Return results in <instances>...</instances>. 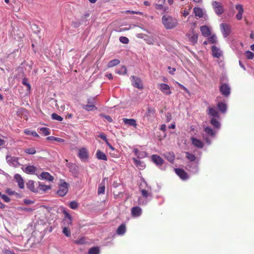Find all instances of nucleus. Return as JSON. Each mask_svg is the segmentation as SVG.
Returning <instances> with one entry per match:
<instances>
[{
  "mask_svg": "<svg viewBox=\"0 0 254 254\" xmlns=\"http://www.w3.org/2000/svg\"><path fill=\"white\" fill-rule=\"evenodd\" d=\"M208 40L210 44H215L217 42V37L214 34L208 37Z\"/></svg>",
  "mask_w": 254,
  "mask_h": 254,
  "instance_id": "obj_43",
  "label": "nucleus"
},
{
  "mask_svg": "<svg viewBox=\"0 0 254 254\" xmlns=\"http://www.w3.org/2000/svg\"><path fill=\"white\" fill-rule=\"evenodd\" d=\"M140 191L142 194V196L145 198L151 199L152 197L151 190L145 182H142L140 184Z\"/></svg>",
  "mask_w": 254,
  "mask_h": 254,
  "instance_id": "obj_2",
  "label": "nucleus"
},
{
  "mask_svg": "<svg viewBox=\"0 0 254 254\" xmlns=\"http://www.w3.org/2000/svg\"><path fill=\"white\" fill-rule=\"evenodd\" d=\"M131 215L133 217H138L142 213V209L139 206L133 207L131 210Z\"/></svg>",
  "mask_w": 254,
  "mask_h": 254,
  "instance_id": "obj_19",
  "label": "nucleus"
},
{
  "mask_svg": "<svg viewBox=\"0 0 254 254\" xmlns=\"http://www.w3.org/2000/svg\"><path fill=\"white\" fill-rule=\"evenodd\" d=\"M78 157L81 160L87 159L88 158V153L85 148H82L79 150Z\"/></svg>",
  "mask_w": 254,
  "mask_h": 254,
  "instance_id": "obj_17",
  "label": "nucleus"
},
{
  "mask_svg": "<svg viewBox=\"0 0 254 254\" xmlns=\"http://www.w3.org/2000/svg\"><path fill=\"white\" fill-rule=\"evenodd\" d=\"M47 139L51 140H55L59 142H63L64 141V140L61 138L56 137L53 136H48L47 138Z\"/></svg>",
  "mask_w": 254,
  "mask_h": 254,
  "instance_id": "obj_49",
  "label": "nucleus"
},
{
  "mask_svg": "<svg viewBox=\"0 0 254 254\" xmlns=\"http://www.w3.org/2000/svg\"><path fill=\"white\" fill-rule=\"evenodd\" d=\"M40 179L45 180L49 182H52L54 177L51 176L48 172H42L38 177Z\"/></svg>",
  "mask_w": 254,
  "mask_h": 254,
  "instance_id": "obj_18",
  "label": "nucleus"
},
{
  "mask_svg": "<svg viewBox=\"0 0 254 254\" xmlns=\"http://www.w3.org/2000/svg\"><path fill=\"white\" fill-rule=\"evenodd\" d=\"M64 215L63 223L64 225H70L72 224V217L66 211H64Z\"/></svg>",
  "mask_w": 254,
  "mask_h": 254,
  "instance_id": "obj_16",
  "label": "nucleus"
},
{
  "mask_svg": "<svg viewBox=\"0 0 254 254\" xmlns=\"http://www.w3.org/2000/svg\"><path fill=\"white\" fill-rule=\"evenodd\" d=\"M212 5L214 11L217 15H221L224 12V8L222 4L217 1H213Z\"/></svg>",
  "mask_w": 254,
  "mask_h": 254,
  "instance_id": "obj_5",
  "label": "nucleus"
},
{
  "mask_svg": "<svg viewBox=\"0 0 254 254\" xmlns=\"http://www.w3.org/2000/svg\"><path fill=\"white\" fill-rule=\"evenodd\" d=\"M151 159L152 161L159 167H160L164 164V160L161 157L157 155H152Z\"/></svg>",
  "mask_w": 254,
  "mask_h": 254,
  "instance_id": "obj_15",
  "label": "nucleus"
},
{
  "mask_svg": "<svg viewBox=\"0 0 254 254\" xmlns=\"http://www.w3.org/2000/svg\"><path fill=\"white\" fill-rule=\"evenodd\" d=\"M99 137L102 139L103 140H104L106 143L108 141V139L106 136V135H105L104 134H101L99 135Z\"/></svg>",
  "mask_w": 254,
  "mask_h": 254,
  "instance_id": "obj_64",
  "label": "nucleus"
},
{
  "mask_svg": "<svg viewBox=\"0 0 254 254\" xmlns=\"http://www.w3.org/2000/svg\"><path fill=\"white\" fill-rule=\"evenodd\" d=\"M200 31L203 36L208 37L210 35L211 32L209 28L206 26H202L200 28Z\"/></svg>",
  "mask_w": 254,
  "mask_h": 254,
  "instance_id": "obj_27",
  "label": "nucleus"
},
{
  "mask_svg": "<svg viewBox=\"0 0 254 254\" xmlns=\"http://www.w3.org/2000/svg\"><path fill=\"white\" fill-rule=\"evenodd\" d=\"M36 150L34 148H27L25 150V152L29 154H34L36 153Z\"/></svg>",
  "mask_w": 254,
  "mask_h": 254,
  "instance_id": "obj_53",
  "label": "nucleus"
},
{
  "mask_svg": "<svg viewBox=\"0 0 254 254\" xmlns=\"http://www.w3.org/2000/svg\"><path fill=\"white\" fill-rule=\"evenodd\" d=\"M101 116L104 118L105 119L107 120L109 122L111 123L113 121L112 119L109 116L105 115H101Z\"/></svg>",
  "mask_w": 254,
  "mask_h": 254,
  "instance_id": "obj_58",
  "label": "nucleus"
},
{
  "mask_svg": "<svg viewBox=\"0 0 254 254\" xmlns=\"http://www.w3.org/2000/svg\"><path fill=\"white\" fill-rule=\"evenodd\" d=\"M204 131L207 135L212 137L214 136L216 134V131L209 127H207L204 128Z\"/></svg>",
  "mask_w": 254,
  "mask_h": 254,
  "instance_id": "obj_33",
  "label": "nucleus"
},
{
  "mask_svg": "<svg viewBox=\"0 0 254 254\" xmlns=\"http://www.w3.org/2000/svg\"><path fill=\"white\" fill-rule=\"evenodd\" d=\"M51 117L53 120H57L60 122L63 120V118L56 113H53L51 115Z\"/></svg>",
  "mask_w": 254,
  "mask_h": 254,
  "instance_id": "obj_48",
  "label": "nucleus"
},
{
  "mask_svg": "<svg viewBox=\"0 0 254 254\" xmlns=\"http://www.w3.org/2000/svg\"><path fill=\"white\" fill-rule=\"evenodd\" d=\"M175 171L182 180H186L188 179V175L184 170L177 168L175 169Z\"/></svg>",
  "mask_w": 254,
  "mask_h": 254,
  "instance_id": "obj_14",
  "label": "nucleus"
},
{
  "mask_svg": "<svg viewBox=\"0 0 254 254\" xmlns=\"http://www.w3.org/2000/svg\"><path fill=\"white\" fill-rule=\"evenodd\" d=\"M6 141L4 139V137H0V147L3 146L5 145Z\"/></svg>",
  "mask_w": 254,
  "mask_h": 254,
  "instance_id": "obj_61",
  "label": "nucleus"
},
{
  "mask_svg": "<svg viewBox=\"0 0 254 254\" xmlns=\"http://www.w3.org/2000/svg\"><path fill=\"white\" fill-rule=\"evenodd\" d=\"M133 152H134L135 156L137 157V159H142L147 156V153L144 151H139L137 148H134L133 150Z\"/></svg>",
  "mask_w": 254,
  "mask_h": 254,
  "instance_id": "obj_23",
  "label": "nucleus"
},
{
  "mask_svg": "<svg viewBox=\"0 0 254 254\" xmlns=\"http://www.w3.org/2000/svg\"><path fill=\"white\" fill-rule=\"evenodd\" d=\"M188 169L190 172L193 173H196L198 171V165L191 163L190 165H188Z\"/></svg>",
  "mask_w": 254,
  "mask_h": 254,
  "instance_id": "obj_31",
  "label": "nucleus"
},
{
  "mask_svg": "<svg viewBox=\"0 0 254 254\" xmlns=\"http://www.w3.org/2000/svg\"><path fill=\"white\" fill-rule=\"evenodd\" d=\"M19 159V158L15 156H12L9 154H7L6 156V160L7 164L9 166L15 168L18 167L21 165L18 161Z\"/></svg>",
  "mask_w": 254,
  "mask_h": 254,
  "instance_id": "obj_3",
  "label": "nucleus"
},
{
  "mask_svg": "<svg viewBox=\"0 0 254 254\" xmlns=\"http://www.w3.org/2000/svg\"><path fill=\"white\" fill-rule=\"evenodd\" d=\"M68 190V184L64 182L59 186V189L57 191V194L60 196H64L67 193Z\"/></svg>",
  "mask_w": 254,
  "mask_h": 254,
  "instance_id": "obj_4",
  "label": "nucleus"
},
{
  "mask_svg": "<svg viewBox=\"0 0 254 254\" xmlns=\"http://www.w3.org/2000/svg\"><path fill=\"white\" fill-rule=\"evenodd\" d=\"M6 192L7 194L11 195H13L15 193L14 191L12 190L11 189H7L6 190Z\"/></svg>",
  "mask_w": 254,
  "mask_h": 254,
  "instance_id": "obj_63",
  "label": "nucleus"
},
{
  "mask_svg": "<svg viewBox=\"0 0 254 254\" xmlns=\"http://www.w3.org/2000/svg\"><path fill=\"white\" fill-rule=\"evenodd\" d=\"M63 233L66 236L70 237L71 235V232L70 229L67 227L64 226L63 228Z\"/></svg>",
  "mask_w": 254,
  "mask_h": 254,
  "instance_id": "obj_45",
  "label": "nucleus"
},
{
  "mask_svg": "<svg viewBox=\"0 0 254 254\" xmlns=\"http://www.w3.org/2000/svg\"><path fill=\"white\" fill-rule=\"evenodd\" d=\"M105 187L104 184L102 183L100 185L98 190V194H104L105 193Z\"/></svg>",
  "mask_w": 254,
  "mask_h": 254,
  "instance_id": "obj_46",
  "label": "nucleus"
},
{
  "mask_svg": "<svg viewBox=\"0 0 254 254\" xmlns=\"http://www.w3.org/2000/svg\"><path fill=\"white\" fill-rule=\"evenodd\" d=\"M158 87L163 93L167 95H169L172 93L170 86L167 84L160 83L158 85Z\"/></svg>",
  "mask_w": 254,
  "mask_h": 254,
  "instance_id": "obj_11",
  "label": "nucleus"
},
{
  "mask_svg": "<svg viewBox=\"0 0 254 254\" xmlns=\"http://www.w3.org/2000/svg\"><path fill=\"white\" fill-rule=\"evenodd\" d=\"M221 31L224 37H227L231 32V26L227 23H222L220 24Z\"/></svg>",
  "mask_w": 254,
  "mask_h": 254,
  "instance_id": "obj_7",
  "label": "nucleus"
},
{
  "mask_svg": "<svg viewBox=\"0 0 254 254\" xmlns=\"http://www.w3.org/2000/svg\"><path fill=\"white\" fill-rule=\"evenodd\" d=\"M168 69L169 70V72L171 74H174L175 71H176V68L174 67H172L171 66H168Z\"/></svg>",
  "mask_w": 254,
  "mask_h": 254,
  "instance_id": "obj_60",
  "label": "nucleus"
},
{
  "mask_svg": "<svg viewBox=\"0 0 254 254\" xmlns=\"http://www.w3.org/2000/svg\"><path fill=\"white\" fill-rule=\"evenodd\" d=\"M245 55L248 59H252L254 57V53L250 51H246L245 53Z\"/></svg>",
  "mask_w": 254,
  "mask_h": 254,
  "instance_id": "obj_52",
  "label": "nucleus"
},
{
  "mask_svg": "<svg viewBox=\"0 0 254 254\" xmlns=\"http://www.w3.org/2000/svg\"><path fill=\"white\" fill-rule=\"evenodd\" d=\"M14 179L20 189H23L24 188V181L21 176L19 174H15L14 175Z\"/></svg>",
  "mask_w": 254,
  "mask_h": 254,
  "instance_id": "obj_26",
  "label": "nucleus"
},
{
  "mask_svg": "<svg viewBox=\"0 0 254 254\" xmlns=\"http://www.w3.org/2000/svg\"><path fill=\"white\" fill-rule=\"evenodd\" d=\"M220 91L225 97H228L231 93V87L228 84L223 83L220 86Z\"/></svg>",
  "mask_w": 254,
  "mask_h": 254,
  "instance_id": "obj_6",
  "label": "nucleus"
},
{
  "mask_svg": "<svg viewBox=\"0 0 254 254\" xmlns=\"http://www.w3.org/2000/svg\"><path fill=\"white\" fill-rule=\"evenodd\" d=\"M219 110L223 113H225L227 111V105L223 102H219L217 104Z\"/></svg>",
  "mask_w": 254,
  "mask_h": 254,
  "instance_id": "obj_32",
  "label": "nucleus"
},
{
  "mask_svg": "<svg viewBox=\"0 0 254 254\" xmlns=\"http://www.w3.org/2000/svg\"><path fill=\"white\" fill-rule=\"evenodd\" d=\"M165 157L170 162H172L174 161L175 158V156L173 153L171 152H167L165 154Z\"/></svg>",
  "mask_w": 254,
  "mask_h": 254,
  "instance_id": "obj_38",
  "label": "nucleus"
},
{
  "mask_svg": "<svg viewBox=\"0 0 254 254\" xmlns=\"http://www.w3.org/2000/svg\"><path fill=\"white\" fill-rule=\"evenodd\" d=\"M119 40L123 44H128L129 42L128 39L126 37L121 36L120 37Z\"/></svg>",
  "mask_w": 254,
  "mask_h": 254,
  "instance_id": "obj_54",
  "label": "nucleus"
},
{
  "mask_svg": "<svg viewBox=\"0 0 254 254\" xmlns=\"http://www.w3.org/2000/svg\"><path fill=\"white\" fill-rule=\"evenodd\" d=\"M126 232V228L125 224H121L117 230V234L119 235H123Z\"/></svg>",
  "mask_w": 254,
  "mask_h": 254,
  "instance_id": "obj_30",
  "label": "nucleus"
},
{
  "mask_svg": "<svg viewBox=\"0 0 254 254\" xmlns=\"http://www.w3.org/2000/svg\"><path fill=\"white\" fill-rule=\"evenodd\" d=\"M18 209L22 211H25L28 212H31L33 210V209L31 208H27L25 207H20L18 208Z\"/></svg>",
  "mask_w": 254,
  "mask_h": 254,
  "instance_id": "obj_56",
  "label": "nucleus"
},
{
  "mask_svg": "<svg viewBox=\"0 0 254 254\" xmlns=\"http://www.w3.org/2000/svg\"><path fill=\"white\" fill-rule=\"evenodd\" d=\"M23 171L28 174H34L36 171V168L33 165H28L25 168L22 167Z\"/></svg>",
  "mask_w": 254,
  "mask_h": 254,
  "instance_id": "obj_24",
  "label": "nucleus"
},
{
  "mask_svg": "<svg viewBox=\"0 0 254 254\" xmlns=\"http://www.w3.org/2000/svg\"><path fill=\"white\" fill-rule=\"evenodd\" d=\"M208 114L214 118H219L220 116L215 107H209Z\"/></svg>",
  "mask_w": 254,
  "mask_h": 254,
  "instance_id": "obj_28",
  "label": "nucleus"
},
{
  "mask_svg": "<svg viewBox=\"0 0 254 254\" xmlns=\"http://www.w3.org/2000/svg\"><path fill=\"white\" fill-rule=\"evenodd\" d=\"M162 23L166 29H172L178 24V19L172 16L167 14L163 15L161 19Z\"/></svg>",
  "mask_w": 254,
  "mask_h": 254,
  "instance_id": "obj_1",
  "label": "nucleus"
},
{
  "mask_svg": "<svg viewBox=\"0 0 254 254\" xmlns=\"http://www.w3.org/2000/svg\"><path fill=\"white\" fill-rule=\"evenodd\" d=\"M127 69L126 66H123L116 70V73L121 75H125L127 73Z\"/></svg>",
  "mask_w": 254,
  "mask_h": 254,
  "instance_id": "obj_35",
  "label": "nucleus"
},
{
  "mask_svg": "<svg viewBox=\"0 0 254 254\" xmlns=\"http://www.w3.org/2000/svg\"><path fill=\"white\" fill-rule=\"evenodd\" d=\"M186 158L188 159H189L190 161L191 162H192L195 160L196 157L194 156V155H193V154L187 152H186Z\"/></svg>",
  "mask_w": 254,
  "mask_h": 254,
  "instance_id": "obj_44",
  "label": "nucleus"
},
{
  "mask_svg": "<svg viewBox=\"0 0 254 254\" xmlns=\"http://www.w3.org/2000/svg\"><path fill=\"white\" fill-rule=\"evenodd\" d=\"M69 206L70 208L75 209L78 207V204L76 201H73L70 202Z\"/></svg>",
  "mask_w": 254,
  "mask_h": 254,
  "instance_id": "obj_55",
  "label": "nucleus"
},
{
  "mask_svg": "<svg viewBox=\"0 0 254 254\" xmlns=\"http://www.w3.org/2000/svg\"><path fill=\"white\" fill-rule=\"evenodd\" d=\"M123 120L125 125L133 127L135 128H136L137 124L135 120L133 119L124 118Z\"/></svg>",
  "mask_w": 254,
  "mask_h": 254,
  "instance_id": "obj_25",
  "label": "nucleus"
},
{
  "mask_svg": "<svg viewBox=\"0 0 254 254\" xmlns=\"http://www.w3.org/2000/svg\"><path fill=\"white\" fill-rule=\"evenodd\" d=\"M126 12L127 13H130V14H139V15L142 14V12H141L133 11V10H127V11H126Z\"/></svg>",
  "mask_w": 254,
  "mask_h": 254,
  "instance_id": "obj_59",
  "label": "nucleus"
},
{
  "mask_svg": "<svg viewBox=\"0 0 254 254\" xmlns=\"http://www.w3.org/2000/svg\"><path fill=\"white\" fill-rule=\"evenodd\" d=\"M51 189V186H46L43 184L40 183L39 184V189L40 190H41L43 191H46L48 190H49Z\"/></svg>",
  "mask_w": 254,
  "mask_h": 254,
  "instance_id": "obj_40",
  "label": "nucleus"
},
{
  "mask_svg": "<svg viewBox=\"0 0 254 254\" xmlns=\"http://www.w3.org/2000/svg\"><path fill=\"white\" fill-rule=\"evenodd\" d=\"M120 61L118 59H115L110 61L108 64V67H112L118 65L120 63Z\"/></svg>",
  "mask_w": 254,
  "mask_h": 254,
  "instance_id": "obj_39",
  "label": "nucleus"
},
{
  "mask_svg": "<svg viewBox=\"0 0 254 254\" xmlns=\"http://www.w3.org/2000/svg\"><path fill=\"white\" fill-rule=\"evenodd\" d=\"M94 104L95 98L89 99L88 100V104L86 105H83V108L88 111H92L95 108Z\"/></svg>",
  "mask_w": 254,
  "mask_h": 254,
  "instance_id": "obj_12",
  "label": "nucleus"
},
{
  "mask_svg": "<svg viewBox=\"0 0 254 254\" xmlns=\"http://www.w3.org/2000/svg\"><path fill=\"white\" fill-rule=\"evenodd\" d=\"M151 199L148 198L146 199L142 196L141 197L138 198V203L140 205H145Z\"/></svg>",
  "mask_w": 254,
  "mask_h": 254,
  "instance_id": "obj_41",
  "label": "nucleus"
},
{
  "mask_svg": "<svg viewBox=\"0 0 254 254\" xmlns=\"http://www.w3.org/2000/svg\"><path fill=\"white\" fill-rule=\"evenodd\" d=\"M154 5L156 9L161 11V14L162 15L166 14L168 12V7L163 6L162 3H156Z\"/></svg>",
  "mask_w": 254,
  "mask_h": 254,
  "instance_id": "obj_22",
  "label": "nucleus"
},
{
  "mask_svg": "<svg viewBox=\"0 0 254 254\" xmlns=\"http://www.w3.org/2000/svg\"><path fill=\"white\" fill-rule=\"evenodd\" d=\"M210 123L216 129H218L220 128L221 124L216 119L214 118L212 119L210 121Z\"/></svg>",
  "mask_w": 254,
  "mask_h": 254,
  "instance_id": "obj_36",
  "label": "nucleus"
},
{
  "mask_svg": "<svg viewBox=\"0 0 254 254\" xmlns=\"http://www.w3.org/2000/svg\"><path fill=\"white\" fill-rule=\"evenodd\" d=\"M176 83L182 89H183L184 90H185L186 92L187 93H189V90H188V89L185 87L183 85L181 84V83L178 82H176Z\"/></svg>",
  "mask_w": 254,
  "mask_h": 254,
  "instance_id": "obj_62",
  "label": "nucleus"
},
{
  "mask_svg": "<svg viewBox=\"0 0 254 254\" xmlns=\"http://www.w3.org/2000/svg\"><path fill=\"white\" fill-rule=\"evenodd\" d=\"M1 197L5 202H9L10 201V198L5 194H1Z\"/></svg>",
  "mask_w": 254,
  "mask_h": 254,
  "instance_id": "obj_57",
  "label": "nucleus"
},
{
  "mask_svg": "<svg viewBox=\"0 0 254 254\" xmlns=\"http://www.w3.org/2000/svg\"><path fill=\"white\" fill-rule=\"evenodd\" d=\"M24 133L27 135H31L34 137H38L39 135L37 133V132L35 131L29 130V129H25L24 130Z\"/></svg>",
  "mask_w": 254,
  "mask_h": 254,
  "instance_id": "obj_47",
  "label": "nucleus"
},
{
  "mask_svg": "<svg viewBox=\"0 0 254 254\" xmlns=\"http://www.w3.org/2000/svg\"><path fill=\"white\" fill-rule=\"evenodd\" d=\"M193 11L196 16H198L199 17H202L203 16V11L200 8L195 7L193 9Z\"/></svg>",
  "mask_w": 254,
  "mask_h": 254,
  "instance_id": "obj_37",
  "label": "nucleus"
},
{
  "mask_svg": "<svg viewBox=\"0 0 254 254\" xmlns=\"http://www.w3.org/2000/svg\"><path fill=\"white\" fill-rule=\"evenodd\" d=\"M100 250L98 247H93L89 249L88 254H100Z\"/></svg>",
  "mask_w": 254,
  "mask_h": 254,
  "instance_id": "obj_34",
  "label": "nucleus"
},
{
  "mask_svg": "<svg viewBox=\"0 0 254 254\" xmlns=\"http://www.w3.org/2000/svg\"><path fill=\"white\" fill-rule=\"evenodd\" d=\"M212 56L217 58H219L223 55L222 51L218 47L213 45L211 47Z\"/></svg>",
  "mask_w": 254,
  "mask_h": 254,
  "instance_id": "obj_10",
  "label": "nucleus"
},
{
  "mask_svg": "<svg viewBox=\"0 0 254 254\" xmlns=\"http://www.w3.org/2000/svg\"><path fill=\"white\" fill-rule=\"evenodd\" d=\"M22 84L25 85L27 88V90L30 91L31 89V86L30 84L28 83V79L26 78H24L22 79Z\"/></svg>",
  "mask_w": 254,
  "mask_h": 254,
  "instance_id": "obj_50",
  "label": "nucleus"
},
{
  "mask_svg": "<svg viewBox=\"0 0 254 254\" xmlns=\"http://www.w3.org/2000/svg\"><path fill=\"white\" fill-rule=\"evenodd\" d=\"M187 36L189 39V41L192 44H195L197 42V34L195 33L193 31H190L188 33Z\"/></svg>",
  "mask_w": 254,
  "mask_h": 254,
  "instance_id": "obj_13",
  "label": "nucleus"
},
{
  "mask_svg": "<svg viewBox=\"0 0 254 254\" xmlns=\"http://www.w3.org/2000/svg\"><path fill=\"white\" fill-rule=\"evenodd\" d=\"M134 165L139 170H143L145 168V164L142 161H140V159H137L136 158H133Z\"/></svg>",
  "mask_w": 254,
  "mask_h": 254,
  "instance_id": "obj_21",
  "label": "nucleus"
},
{
  "mask_svg": "<svg viewBox=\"0 0 254 254\" xmlns=\"http://www.w3.org/2000/svg\"><path fill=\"white\" fill-rule=\"evenodd\" d=\"M40 130L43 132L45 135H48L50 133V129L47 127H41Z\"/></svg>",
  "mask_w": 254,
  "mask_h": 254,
  "instance_id": "obj_51",
  "label": "nucleus"
},
{
  "mask_svg": "<svg viewBox=\"0 0 254 254\" xmlns=\"http://www.w3.org/2000/svg\"><path fill=\"white\" fill-rule=\"evenodd\" d=\"M235 8L238 11L236 15V18L238 20H242L243 18V14L244 12L243 6L241 4H238L236 5Z\"/></svg>",
  "mask_w": 254,
  "mask_h": 254,
  "instance_id": "obj_9",
  "label": "nucleus"
},
{
  "mask_svg": "<svg viewBox=\"0 0 254 254\" xmlns=\"http://www.w3.org/2000/svg\"><path fill=\"white\" fill-rule=\"evenodd\" d=\"M27 187L32 191L35 192L36 191V189L34 187V183L33 181H29L27 183Z\"/></svg>",
  "mask_w": 254,
  "mask_h": 254,
  "instance_id": "obj_42",
  "label": "nucleus"
},
{
  "mask_svg": "<svg viewBox=\"0 0 254 254\" xmlns=\"http://www.w3.org/2000/svg\"><path fill=\"white\" fill-rule=\"evenodd\" d=\"M130 80L132 82V85L138 89H142L143 88V84L141 81V79L134 75L130 77Z\"/></svg>",
  "mask_w": 254,
  "mask_h": 254,
  "instance_id": "obj_8",
  "label": "nucleus"
},
{
  "mask_svg": "<svg viewBox=\"0 0 254 254\" xmlns=\"http://www.w3.org/2000/svg\"><path fill=\"white\" fill-rule=\"evenodd\" d=\"M96 157L99 160H102L104 161H106L107 160V157L106 154L102 152L101 151L98 150L96 152Z\"/></svg>",
  "mask_w": 254,
  "mask_h": 254,
  "instance_id": "obj_29",
  "label": "nucleus"
},
{
  "mask_svg": "<svg viewBox=\"0 0 254 254\" xmlns=\"http://www.w3.org/2000/svg\"><path fill=\"white\" fill-rule=\"evenodd\" d=\"M191 141L193 146L198 148H202L203 147L204 143L200 140L194 137H191Z\"/></svg>",
  "mask_w": 254,
  "mask_h": 254,
  "instance_id": "obj_20",
  "label": "nucleus"
}]
</instances>
